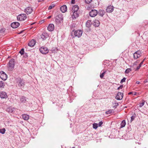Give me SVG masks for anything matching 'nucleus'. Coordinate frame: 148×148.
I'll return each instance as SVG.
<instances>
[{
    "instance_id": "5fc2aeb1",
    "label": "nucleus",
    "mask_w": 148,
    "mask_h": 148,
    "mask_svg": "<svg viewBox=\"0 0 148 148\" xmlns=\"http://www.w3.org/2000/svg\"><path fill=\"white\" fill-rule=\"evenodd\" d=\"M115 104H116V106L118 105V104L117 103H115Z\"/></svg>"
},
{
    "instance_id": "de8ad7c7",
    "label": "nucleus",
    "mask_w": 148,
    "mask_h": 148,
    "mask_svg": "<svg viewBox=\"0 0 148 148\" xmlns=\"http://www.w3.org/2000/svg\"><path fill=\"white\" fill-rule=\"evenodd\" d=\"M136 84H140V82L138 81H136Z\"/></svg>"
},
{
    "instance_id": "58836bf2",
    "label": "nucleus",
    "mask_w": 148,
    "mask_h": 148,
    "mask_svg": "<svg viewBox=\"0 0 148 148\" xmlns=\"http://www.w3.org/2000/svg\"><path fill=\"white\" fill-rule=\"evenodd\" d=\"M126 78L125 77L123 78L121 80V83H123V82H125V80H126Z\"/></svg>"
},
{
    "instance_id": "4be33fe9",
    "label": "nucleus",
    "mask_w": 148,
    "mask_h": 148,
    "mask_svg": "<svg viewBox=\"0 0 148 148\" xmlns=\"http://www.w3.org/2000/svg\"><path fill=\"white\" fill-rule=\"evenodd\" d=\"M22 117L23 119L25 120H27L29 118V116L26 114H23Z\"/></svg>"
},
{
    "instance_id": "b1692460",
    "label": "nucleus",
    "mask_w": 148,
    "mask_h": 148,
    "mask_svg": "<svg viewBox=\"0 0 148 148\" xmlns=\"http://www.w3.org/2000/svg\"><path fill=\"white\" fill-rule=\"evenodd\" d=\"M106 72L105 70H102L101 71V73L100 74V77L101 78H102L103 76L105 73Z\"/></svg>"
},
{
    "instance_id": "79ce46f5",
    "label": "nucleus",
    "mask_w": 148,
    "mask_h": 148,
    "mask_svg": "<svg viewBox=\"0 0 148 148\" xmlns=\"http://www.w3.org/2000/svg\"><path fill=\"white\" fill-rule=\"evenodd\" d=\"M123 85H121L117 89L119 90L120 89H122L123 87Z\"/></svg>"
},
{
    "instance_id": "f8f14e48",
    "label": "nucleus",
    "mask_w": 148,
    "mask_h": 148,
    "mask_svg": "<svg viewBox=\"0 0 148 148\" xmlns=\"http://www.w3.org/2000/svg\"><path fill=\"white\" fill-rule=\"evenodd\" d=\"M123 97V93L118 92L116 96L115 99L119 100H121Z\"/></svg>"
},
{
    "instance_id": "f03ea898",
    "label": "nucleus",
    "mask_w": 148,
    "mask_h": 148,
    "mask_svg": "<svg viewBox=\"0 0 148 148\" xmlns=\"http://www.w3.org/2000/svg\"><path fill=\"white\" fill-rule=\"evenodd\" d=\"M82 32L81 30H77L75 31L74 30L71 33V35L72 37L73 38L74 36H76L78 38L80 37L82 35Z\"/></svg>"
},
{
    "instance_id": "603ef678",
    "label": "nucleus",
    "mask_w": 148,
    "mask_h": 148,
    "mask_svg": "<svg viewBox=\"0 0 148 148\" xmlns=\"http://www.w3.org/2000/svg\"><path fill=\"white\" fill-rule=\"evenodd\" d=\"M137 93L136 92H134V93L133 94L134 95H136Z\"/></svg>"
},
{
    "instance_id": "c9c22d12",
    "label": "nucleus",
    "mask_w": 148,
    "mask_h": 148,
    "mask_svg": "<svg viewBox=\"0 0 148 148\" xmlns=\"http://www.w3.org/2000/svg\"><path fill=\"white\" fill-rule=\"evenodd\" d=\"M135 114H134L131 117V121H133L135 117Z\"/></svg>"
},
{
    "instance_id": "c85d7f7f",
    "label": "nucleus",
    "mask_w": 148,
    "mask_h": 148,
    "mask_svg": "<svg viewBox=\"0 0 148 148\" xmlns=\"http://www.w3.org/2000/svg\"><path fill=\"white\" fill-rule=\"evenodd\" d=\"M98 124L96 123H94L93 124V127L94 129H96L98 127Z\"/></svg>"
},
{
    "instance_id": "2f4dec72",
    "label": "nucleus",
    "mask_w": 148,
    "mask_h": 148,
    "mask_svg": "<svg viewBox=\"0 0 148 148\" xmlns=\"http://www.w3.org/2000/svg\"><path fill=\"white\" fill-rule=\"evenodd\" d=\"M4 86V82L2 81H0V88H3Z\"/></svg>"
},
{
    "instance_id": "6e6552de",
    "label": "nucleus",
    "mask_w": 148,
    "mask_h": 148,
    "mask_svg": "<svg viewBox=\"0 0 148 148\" xmlns=\"http://www.w3.org/2000/svg\"><path fill=\"white\" fill-rule=\"evenodd\" d=\"M0 77L3 80L5 81L7 78V75L3 71L0 72Z\"/></svg>"
},
{
    "instance_id": "6e6d98bb",
    "label": "nucleus",
    "mask_w": 148,
    "mask_h": 148,
    "mask_svg": "<svg viewBox=\"0 0 148 148\" xmlns=\"http://www.w3.org/2000/svg\"><path fill=\"white\" fill-rule=\"evenodd\" d=\"M75 148V147H73L72 148Z\"/></svg>"
},
{
    "instance_id": "1a4fd4ad",
    "label": "nucleus",
    "mask_w": 148,
    "mask_h": 148,
    "mask_svg": "<svg viewBox=\"0 0 148 148\" xmlns=\"http://www.w3.org/2000/svg\"><path fill=\"white\" fill-rule=\"evenodd\" d=\"M98 12L96 10H92L89 12V15L91 17L95 16L98 14Z\"/></svg>"
},
{
    "instance_id": "a211bd4d",
    "label": "nucleus",
    "mask_w": 148,
    "mask_h": 148,
    "mask_svg": "<svg viewBox=\"0 0 148 148\" xmlns=\"http://www.w3.org/2000/svg\"><path fill=\"white\" fill-rule=\"evenodd\" d=\"M54 29V26L52 24H50L47 27V29L49 31H53Z\"/></svg>"
},
{
    "instance_id": "a18cd8bd",
    "label": "nucleus",
    "mask_w": 148,
    "mask_h": 148,
    "mask_svg": "<svg viewBox=\"0 0 148 148\" xmlns=\"http://www.w3.org/2000/svg\"><path fill=\"white\" fill-rule=\"evenodd\" d=\"M145 59H144L140 63L142 65L143 64V62L145 60Z\"/></svg>"
},
{
    "instance_id": "09e8293b",
    "label": "nucleus",
    "mask_w": 148,
    "mask_h": 148,
    "mask_svg": "<svg viewBox=\"0 0 148 148\" xmlns=\"http://www.w3.org/2000/svg\"><path fill=\"white\" fill-rule=\"evenodd\" d=\"M133 93V92H130L128 93V94L129 95H131Z\"/></svg>"
},
{
    "instance_id": "a19ab883",
    "label": "nucleus",
    "mask_w": 148,
    "mask_h": 148,
    "mask_svg": "<svg viewBox=\"0 0 148 148\" xmlns=\"http://www.w3.org/2000/svg\"><path fill=\"white\" fill-rule=\"evenodd\" d=\"M139 62V61H136V62H134V63L133 64V66H134V65H137V64H138V63Z\"/></svg>"
},
{
    "instance_id": "ddd939ff",
    "label": "nucleus",
    "mask_w": 148,
    "mask_h": 148,
    "mask_svg": "<svg viewBox=\"0 0 148 148\" xmlns=\"http://www.w3.org/2000/svg\"><path fill=\"white\" fill-rule=\"evenodd\" d=\"M49 36V35L45 32H43L41 35V38L43 40H45Z\"/></svg>"
},
{
    "instance_id": "412c9836",
    "label": "nucleus",
    "mask_w": 148,
    "mask_h": 148,
    "mask_svg": "<svg viewBox=\"0 0 148 148\" xmlns=\"http://www.w3.org/2000/svg\"><path fill=\"white\" fill-rule=\"evenodd\" d=\"M20 100L21 103H24L26 101V98L24 96H21L20 97Z\"/></svg>"
},
{
    "instance_id": "2eb2a0df",
    "label": "nucleus",
    "mask_w": 148,
    "mask_h": 148,
    "mask_svg": "<svg viewBox=\"0 0 148 148\" xmlns=\"http://www.w3.org/2000/svg\"><path fill=\"white\" fill-rule=\"evenodd\" d=\"M0 97L3 99L6 98L7 97L6 93L3 91L0 92Z\"/></svg>"
},
{
    "instance_id": "3c124183",
    "label": "nucleus",
    "mask_w": 148,
    "mask_h": 148,
    "mask_svg": "<svg viewBox=\"0 0 148 148\" xmlns=\"http://www.w3.org/2000/svg\"><path fill=\"white\" fill-rule=\"evenodd\" d=\"M51 17V16H49L48 17H47V19H49Z\"/></svg>"
},
{
    "instance_id": "c756f323",
    "label": "nucleus",
    "mask_w": 148,
    "mask_h": 148,
    "mask_svg": "<svg viewBox=\"0 0 148 148\" xmlns=\"http://www.w3.org/2000/svg\"><path fill=\"white\" fill-rule=\"evenodd\" d=\"M5 128H3L2 129H0V133L2 134H3L5 133Z\"/></svg>"
},
{
    "instance_id": "72a5a7b5",
    "label": "nucleus",
    "mask_w": 148,
    "mask_h": 148,
    "mask_svg": "<svg viewBox=\"0 0 148 148\" xmlns=\"http://www.w3.org/2000/svg\"><path fill=\"white\" fill-rule=\"evenodd\" d=\"M145 101L144 100H142V102L141 103H140L139 104V107H142L144 104Z\"/></svg>"
},
{
    "instance_id": "7ed1b4c3",
    "label": "nucleus",
    "mask_w": 148,
    "mask_h": 148,
    "mask_svg": "<svg viewBox=\"0 0 148 148\" xmlns=\"http://www.w3.org/2000/svg\"><path fill=\"white\" fill-rule=\"evenodd\" d=\"M63 17L62 14H59L56 16L55 18L56 23L57 24H61L63 22Z\"/></svg>"
},
{
    "instance_id": "f704fd0d",
    "label": "nucleus",
    "mask_w": 148,
    "mask_h": 148,
    "mask_svg": "<svg viewBox=\"0 0 148 148\" xmlns=\"http://www.w3.org/2000/svg\"><path fill=\"white\" fill-rule=\"evenodd\" d=\"M19 53L21 54V55H23L24 53V49L23 48L22 49Z\"/></svg>"
},
{
    "instance_id": "4468645a",
    "label": "nucleus",
    "mask_w": 148,
    "mask_h": 148,
    "mask_svg": "<svg viewBox=\"0 0 148 148\" xmlns=\"http://www.w3.org/2000/svg\"><path fill=\"white\" fill-rule=\"evenodd\" d=\"M20 25V23L18 22H14L11 24V27L13 28H16L18 27Z\"/></svg>"
},
{
    "instance_id": "4c0bfd02",
    "label": "nucleus",
    "mask_w": 148,
    "mask_h": 148,
    "mask_svg": "<svg viewBox=\"0 0 148 148\" xmlns=\"http://www.w3.org/2000/svg\"><path fill=\"white\" fill-rule=\"evenodd\" d=\"M92 0H85V2L87 4L90 3Z\"/></svg>"
},
{
    "instance_id": "49530a36",
    "label": "nucleus",
    "mask_w": 148,
    "mask_h": 148,
    "mask_svg": "<svg viewBox=\"0 0 148 148\" xmlns=\"http://www.w3.org/2000/svg\"><path fill=\"white\" fill-rule=\"evenodd\" d=\"M148 82V80L147 79H146L145 81H144V83H146V82Z\"/></svg>"
},
{
    "instance_id": "20e7f679",
    "label": "nucleus",
    "mask_w": 148,
    "mask_h": 148,
    "mask_svg": "<svg viewBox=\"0 0 148 148\" xmlns=\"http://www.w3.org/2000/svg\"><path fill=\"white\" fill-rule=\"evenodd\" d=\"M16 81L18 86L20 88L24 87L25 85V82L23 79L18 78L16 79Z\"/></svg>"
},
{
    "instance_id": "e433bc0d",
    "label": "nucleus",
    "mask_w": 148,
    "mask_h": 148,
    "mask_svg": "<svg viewBox=\"0 0 148 148\" xmlns=\"http://www.w3.org/2000/svg\"><path fill=\"white\" fill-rule=\"evenodd\" d=\"M5 31V29L3 28H0V32L1 33H2L4 32Z\"/></svg>"
},
{
    "instance_id": "37998d69",
    "label": "nucleus",
    "mask_w": 148,
    "mask_h": 148,
    "mask_svg": "<svg viewBox=\"0 0 148 148\" xmlns=\"http://www.w3.org/2000/svg\"><path fill=\"white\" fill-rule=\"evenodd\" d=\"M75 3V0H72L71 1V3L73 4Z\"/></svg>"
},
{
    "instance_id": "aec40b11",
    "label": "nucleus",
    "mask_w": 148,
    "mask_h": 148,
    "mask_svg": "<svg viewBox=\"0 0 148 148\" xmlns=\"http://www.w3.org/2000/svg\"><path fill=\"white\" fill-rule=\"evenodd\" d=\"M105 12L103 10H99L98 12V13L99 16H103L105 14Z\"/></svg>"
},
{
    "instance_id": "9d476101",
    "label": "nucleus",
    "mask_w": 148,
    "mask_h": 148,
    "mask_svg": "<svg viewBox=\"0 0 148 148\" xmlns=\"http://www.w3.org/2000/svg\"><path fill=\"white\" fill-rule=\"evenodd\" d=\"M33 11L32 8L30 7H28L26 8L24 10L25 13L27 14H29L32 13Z\"/></svg>"
},
{
    "instance_id": "39448f33",
    "label": "nucleus",
    "mask_w": 148,
    "mask_h": 148,
    "mask_svg": "<svg viewBox=\"0 0 148 148\" xmlns=\"http://www.w3.org/2000/svg\"><path fill=\"white\" fill-rule=\"evenodd\" d=\"M14 61L13 59H11L9 61L8 65V69L9 71H12L14 69Z\"/></svg>"
},
{
    "instance_id": "a878e982",
    "label": "nucleus",
    "mask_w": 148,
    "mask_h": 148,
    "mask_svg": "<svg viewBox=\"0 0 148 148\" xmlns=\"http://www.w3.org/2000/svg\"><path fill=\"white\" fill-rule=\"evenodd\" d=\"M126 125V122L125 120H123L121 122V128L124 127Z\"/></svg>"
},
{
    "instance_id": "dca6fc26",
    "label": "nucleus",
    "mask_w": 148,
    "mask_h": 148,
    "mask_svg": "<svg viewBox=\"0 0 148 148\" xmlns=\"http://www.w3.org/2000/svg\"><path fill=\"white\" fill-rule=\"evenodd\" d=\"M113 10L114 7L111 5H109L106 8V11L107 12L110 13L112 12Z\"/></svg>"
},
{
    "instance_id": "8fccbe9b",
    "label": "nucleus",
    "mask_w": 148,
    "mask_h": 148,
    "mask_svg": "<svg viewBox=\"0 0 148 148\" xmlns=\"http://www.w3.org/2000/svg\"><path fill=\"white\" fill-rule=\"evenodd\" d=\"M44 0H38V1L39 2H41L42 1H43Z\"/></svg>"
},
{
    "instance_id": "9b49d317",
    "label": "nucleus",
    "mask_w": 148,
    "mask_h": 148,
    "mask_svg": "<svg viewBox=\"0 0 148 148\" xmlns=\"http://www.w3.org/2000/svg\"><path fill=\"white\" fill-rule=\"evenodd\" d=\"M141 53L140 51H136L133 54L134 58L135 59L138 58L141 56Z\"/></svg>"
},
{
    "instance_id": "393cba45",
    "label": "nucleus",
    "mask_w": 148,
    "mask_h": 148,
    "mask_svg": "<svg viewBox=\"0 0 148 148\" xmlns=\"http://www.w3.org/2000/svg\"><path fill=\"white\" fill-rule=\"evenodd\" d=\"M99 24V22L98 20H95L94 22V25L95 27H98Z\"/></svg>"
},
{
    "instance_id": "ea45409f",
    "label": "nucleus",
    "mask_w": 148,
    "mask_h": 148,
    "mask_svg": "<svg viewBox=\"0 0 148 148\" xmlns=\"http://www.w3.org/2000/svg\"><path fill=\"white\" fill-rule=\"evenodd\" d=\"M103 124V122L102 121H100L98 124V125L99 127L101 126V125Z\"/></svg>"
},
{
    "instance_id": "f3484780",
    "label": "nucleus",
    "mask_w": 148,
    "mask_h": 148,
    "mask_svg": "<svg viewBox=\"0 0 148 148\" xmlns=\"http://www.w3.org/2000/svg\"><path fill=\"white\" fill-rule=\"evenodd\" d=\"M36 44V41L35 40L33 39L31 40L28 44L29 46L31 47H33Z\"/></svg>"
},
{
    "instance_id": "6ab92c4d",
    "label": "nucleus",
    "mask_w": 148,
    "mask_h": 148,
    "mask_svg": "<svg viewBox=\"0 0 148 148\" xmlns=\"http://www.w3.org/2000/svg\"><path fill=\"white\" fill-rule=\"evenodd\" d=\"M61 11L63 13H64L66 11L67 7L66 5H64L62 6L60 8Z\"/></svg>"
},
{
    "instance_id": "bb28decb",
    "label": "nucleus",
    "mask_w": 148,
    "mask_h": 148,
    "mask_svg": "<svg viewBox=\"0 0 148 148\" xmlns=\"http://www.w3.org/2000/svg\"><path fill=\"white\" fill-rule=\"evenodd\" d=\"M90 20L88 21L86 23V25L87 27H90Z\"/></svg>"
},
{
    "instance_id": "5701e85b",
    "label": "nucleus",
    "mask_w": 148,
    "mask_h": 148,
    "mask_svg": "<svg viewBox=\"0 0 148 148\" xmlns=\"http://www.w3.org/2000/svg\"><path fill=\"white\" fill-rule=\"evenodd\" d=\"M15 110V108H10L7 109V111H8L9 113H11L12 112Z\"/></svg>"
},
{
    "instance_id": "864d4df0",
    "label": "nucleus",
    "mask_w": 148,
    "mask_h": 148,
    "mask_svg": "<svg viewBox=\"0 0 148 148\" xmlns=\"http://www.w3.org/2000/svg\"><path fill=\"white\" fill-rule=\"evenodd\" d=\"M141 64H140L138 65V66L139 67V68H140L141 66Z\"/></svg>"
},
{
    "instance_id": "473e14b6",
    "label": "nucleus",
    "mask_w": 148,
    "mask_h": 148,
    "mask_svg": "<svg viewBox=\"0 0 148 148\" xmlns=\"http://www.w3.org/2000/svg\"><path fill=\"white\" fill-rule=\"evenodd\" d=\"M113 112V110H110L107 111H106V114H109L111 113H112Z\"/></svg>"
},
{
    "instance_id": "7c9ffc66",
    "label": "nucleus",
    "mask_w": 148,
    "mask_h": 148,
    "mask_svg": "<svg viewBox=\"0 0 148 148\" xmlns=\"http://www.w3.org/2000/svg\"><path fill=\"white\" fill-rule=\"evenodd\" d=\"M55 5L54 4H51L49 7L48 8V10H50L51 9H52L53 8H54Z\"/></svg>"
},
{
    "instance_id": "c03bdc74",
    "label": "nucleus",
    "mask_w": 148,
    "mask_h": 148,
    "mask_svg": "<svg viewBox=\"0 0 148 148\" xmlns=\"http://www.w3.org/2000/svg\"><path fill=\"white\" fill-rule=\"evenodd\" d=\"M140 68H139V67L138 66L137 68H136V69H135V71H137V70H138L139 69H140Z\"/></svg>"
},
{
    "instance_id": "0eeeda50",
    "label": "nucleus",
    "mask_w": 148,
    "mask_h": 148,
    "mask_svg": "<svg viewBox=\"0 0 148 148\" xmlns=\"http://www.w3.org/2000/svg\"><path fill=\"white\" fill-rule=\"evenodd\" d=\"M40 52L43 54L47 53L49 51L48 48L47 47H42L39 49Z\"/></svg>"
},
{
    "instance_id": "423d86ee",
    "label": "nucleus",
    "mask_w": 148,
    "mask_h": 148,
    "mask_svg": "<svg viewBox=\"0 0 148 148\" xmlns=\"http://www.w3.org/2000/svg\"><path fill=\"white\" fill-rule=\"evenodd\" d=\"M27 17V15L25 14H21L17 16V18L18 21H22L25 20L26 19Z\"/></svg>"
},
{
    "instance_id": "cd10ccee",
    "label": "nucleus",
    "mask_w": 148,
    "mask_h": 148,
    "mask_svg": "<svg viewBox=\"0 0 148 148\" xmlns=\"http://www.w3.org/2000/svg\"><path fill=\"white\" fill-rule=\"evenodd\" d=\"M132 71V70L130 68H128L125 71V73L126 74H128L129 73H130L131 71Z\"/></svg>"
},
{
    "instance_id": "f257e3e1",
    "label": "nucleus",
    "mask_w": 148,
    "mask_h": 148,
    "mask_svg": "<svg viewBox=\"0 0 148 148\" xmlns=\"http://www.w3.org/2000/svg\"><path fill=\"white\" fill-rule=\"evenodd\" d=\"M78 9L79 6L77 5H75L72 7L71 11L73 13L72 17L73 19L76 18L79 16V14L77 13Z\"/></svg>"
}]
</instances>
